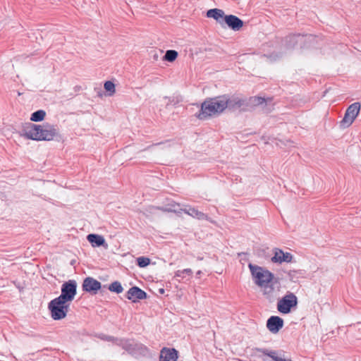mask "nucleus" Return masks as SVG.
<instances>
[{
	"label": "nucleus",
	"instance_id": "1",
	"mask_svg": "<svg viewBox=\"0 0 361 361\" xmlns=\"http://www.w3.org/2000/svg\"><path fill=\"white\" fill-rule=\"evenodd\" d=\"M25 136L34 140H53L59 137V129L51 125L30 124L25 130Z\"/></svg>",
	"mask_w": 361,
	"mask_h": 361
},
{
	"label": "nucleus",
	"instance_id": "2",
	"mask_svg": "<svg viewBox=\"0 0 361 361\" xmlns=\"http://www.w3.org/2000/svg\"><path fill=\"white\" fill-rule=\"evenodd\" d=\"M226 95L207 99L201 104V109L197 116L204 120L217 116L226 109Z\"/></svg>",
	"mask_w": 361,
	"mask_h": 361
},
{
	"label": "nucleus",
	"instance_id": "3",
	"mask_svg": "<svg viewBox=\"0 0 361 361\" xmlns=\"http://www.w3.org/2000/svg\"><path fill=\"white\" fill-rule=\"evenodd\" d=\"M248 267L255 283L260 288L270 283L274 279V274L262 267L250 263Z\"/></svg>",
	"mask_w": 361,
	"mask_h": 361
},
{
	"label": "nucleus",
	"instance_id": "4",
	"mask_svg": "<svg viewBox=\"0 0 361 361\" xmlns=\"http://www.w3.org/2000/svg\"><path fill=\"white\" fill-rule=\"evenodd\" d=\"M69 303L56 298L51 300L48 305V309L51 312V318L54 320H60L67 315Z\"/></svg>",
	"mask_w": 361,
	"mask_h": 361
},
{
	"label": "nucleus",
	"instance_id": "5",
	"mask_svg": "<svg viewBox=\"0 0 361 361\" xmlns=\"http://www.w3.org/2000/svg\"><path fill=\"white\" fill-rule=\"evenodd\" d=\"M117 345L133 355H145L148 353V348L140 343L135 342L133 340L122 338L117 342Z\"/></svg>",
	"mask_w": 361,
	"mask_h": 361
},
{
	"label": "nucleus",
	"instance_id": "6",
	"mask_svg": "<svg viewBox=\"0 0 361 361\" xmlns=\"http://www.w3.org/2000/svg\"><path fill=\"white\" fill-rule=\"evenodd\" d=\"M61 293L58 297L67 303L73 300L77 293V282L75 280H69L61 286Z\"/></svg>",
	"mask_w": 361,
	"mask_h": 361
},
{
	"label": "nucleus",
	"instance_id": "7",
	"mask_svg": "<svg viewBox=\"0 0 361 361\" xmlns=\"http://www.w3.org/2000/svg\"><path fill=\"white\" fill-rule=\"evenodd\" d=\"M360 110V104L358 102H355L350 105L344 115L343 118L340 122V126L342 128L349 127L357 116Z\"/></svg>",
	"mask_w": 361,
	"mask_h": 361
},
{
	"label": "nucleus",
	"instance_id": "8",
	"mask_svg": "<svg viewBox=\"0 0 361 361\" xmlns=\"http://www.w3.org/2000/svg\"><path fill=\"white\" fill-rule=\"evenodd\" d=\"M298 304L297 297L292 293H287L277 304V310L283 314H288L291 308Z\"/></svg>",
	"mask_w": 361,
	"mask_h": 361
},
{
	"label": "nucleus",
	"instance_id": "9",
	"mask_svg": "<svg viewBox=\"0 0 361 361\" xmlns=\"http://www.w3.org/2000/svg\"><path fill=\"white\" fill-rule=\"evenodd\" d=\"M255 354L259 357L262 355L269 357L274 361H292L289 358H285L284 352L282 350H274L267 348H255Z\"/></svg>",
	"mask_w": 361,
	"mask_h": 361
},
{
	"label": "nucleus",
	"instance_id": "10",
	"mask_svg": "<svg viewBox=\"0 0 361 361\" xmlns=\"http://www.w3.org/2000/svg\"><path fill=\"white\" fill-rule=\"evenodd\" d=\"M263 290V294L269 301H274L278 298L280 291V286L276 281H272L265 286L261 287Z\"/></svg>",
	"mask_w": 361,
	"mask_h": 361
},
{
	"label": "nucleus",
	"instance_id": "11",
	"mask_svg": "<svg viewBox=\"0 0 361 361\" xmlns=\"http://www.w3.org/2000/svg\"><path fill=\"white\" fill-rule=\"evenodd\" d=\"M101 283L92 277L85 278L82 283V289L84 291L94 294L97 293V290L101 288Z\"/></svg>",
	"mask_w": 361,
	"mask_h": 361
},
{
	"label": "nucleus",
	"instance_id": "12",
	"mask_svg": "<svg viewBox=\"0 0 361 361\" xmlns=\"http://www.w3.org/2000/svg\"><path fill=\"white\" fill-rule=\"evenodd\" d=\"M243 21L234 15H226L224 17V25H226L234 31L240 30L243 26Z\"/></svg>",
	"mask_w": 361,
	"mask_h": 361
},
{
	"label": "nucleus",
	"instance_id": "13",
	"mask_svg": "<svg viewBox=\"0 0 361 361\" xmlns=\"http://www.w3.org/2000/svg\"><path fill=\"white\" fill-rule=\"evenodd\" d=\"M283 326V320L278 316H271L267 322V329L274 334L278 333Z\"/></svg>",
	"mask_w": 361,
	"mask_h": 361
},
{
	"label": "nucleus",
	"instance_id": "14",
	"mask_svg": "<svg viewBox=\"0 0 361 361\" xmlns=\"http://www.w3.org/2000/svg\"><path fill=\"white\" fill-rule=\"evenodd\" d=\"M146 297L147 293L136 286L130 288L126 294V298L133 302H136L138 300L145 299Z\"/></svg>",
	"mask_w": 361,
	"mask_h": 361
},
{
	"label": "nucleus",
	"instance_id": "15",
	"mask_svg": "<svg viewBox=\"0 0 361 361\" xmlns=\"http://www.w3.org/2000/svg\"><path fill=\"white\" fill-rule=\"evenodd\" d=\"M178 351L174 348H163L160 352L159 361H177Z\"/></svg>",
	"mask_w": 361,
	"mask_h": 361
},
{
	"label": "nucleus",
	"instance_id": "16",
	"mask_svg": "<svg viewBox=\"0 0 361 361\" xmlns=\"http://www.w3.org/2000/svg\"><path fill=\"white\" fill-rule=\"evenodd\" d=\"M292 255L289 252H284L280 249H276L271 261L275 263L290 262L292 260Z\"/></svg>",
	"mask_w": 361,
	"mask_h": 361
},
{
	"label": "nucleus",
	"instance_id": "17",
	"mask_svg": "<svg viewBox=\"0 0 361 361\" xmlns=\"http://www.w3.org/2000/svg\"><path fill=\"white\" fill-rule=\"evenodd\" d=\"M226 15H225L224 11L223 10L219 9V8L209 9L207 12V16L208 18H214L223 27H224V17H226Z\"/></svg>",
	"mask_w": 361,
	"mask_h": 361
},
{
	"label": "nucleus",
	"instance_id": "18",
	"mask_svg": "<svg viewBox=\"0 0 361 361\" xmlns=\"http://www.w3.org/2000/svg\"><path fill=\"white\" fill-rule=\"evenodd\" d=\"M178 207H179V204L173 202L161 208L150 206L147 208V212H148L150 214H157V212L159 210L167 212L177 213L178 212Z\"/></svg>",
	"mask_w": 361,
	"mask_h": 361
},
{
	"label": "nucleus",
	"instance_id": "19",
	"mask_svg": "<svg viewBox=\"0 0 361 361\" xmlns=\"http://www.w3.org/2000/svg\"><path fill=\"white\" fill-rule=\"evenodd\" d=\"M226 100L227 101L226 108L232 110H235L246 106V100L240 99L237 97H228L226 96Z\"/></svg>",
	"mask_w": 361,
	"mask_h": 361
},
{
	"label": "nucleus",
	"instance_id": "20",
	"mask_svg": "<svg viewBox=\"0 0 361 361\" xmlns=\"http://www.w3.org/2000/svg\"><path fill=\"white\" fill-rule=\"evenodd\" d=\"M268 105V101L260 97H252L246 100V106L255 107L261 106L262 109Z\"/></svg>",
	"mask_w": 361,
	"mask_h": 361
},
{
	"label": "nucleus",
	"instance_id": "21",
	"mask_svg": "<svg viewBox=\"0 0 361 361\" xmlns=\"http://www.w3.org/2000/svg\"><path fill=\"white\" fill-rule=\"evenodd\" d=\"M305 41V37L300 35H293L286 38L288 48H294L297 44H302Z\"/></svg>",
	"mask_w": 361,
	"mask_h": 361
},
{
	"label": "nucleus",
	"instance_id": "22",
	"mask_svg": "<svg viewBox=\"0 0 361 361\" xmlns=\"http://www.w3.org/2000/svg\"><path fill=\"white\" fill-rule=\"evenodd\" d=\"M87 239L93 247H99L106 244L104 237L97 234H89Z\"/></svg>",
	"mask_w": 361,
	"mask_h": 361
},
{
	"label": "nucleus",
	"instance_id": "23",
	"mask_svg": "<svg viewBox=\"0 0 361 361\" xmlns=\"http://www.w3.org/2000/svg\"><path fill=\"white\" fill-rule=\"evenodd\" d=\"M192 273V270L189 268L178 270L175 272L174 278H177L178 282L183 281L185 279L188 281Z\"/></svg>",
	"mask_w": 361,
	"mask_h": 361
},
{
	"label": "nucleus",
	"instance_id": "24",
	"mask_svg": "<svg viewBox=\"0 0 361 361\" xmlns=\"http://www.w3.org/2000/svg\"><path fill=\"white\" fill-rule=\"evenodd\" d=\"M185 214L196 218L199 220L207 219V216L202 212L197 210L195 208L189 207L188 209H182Z\"/></svg>",
	"mask_w": 361,
	"mask_h": 361
},
{
	"label": "nucleus",
	"instance_id": "25",
	"mask_svg": "<svg viewBox=\"0 0 361 361\" xmlns=\"http://www.w3.org/2000/svg\"><path fill=\"white\" fill-rule=\"evenodd\" d=\"M46 116L44 110H38L32 114L30 120L35 122L42 121Z\"/></svg>",
	"mask_w": 361,
	"mask_h": 361
},
{
	"label": "nucleus",
	"instance_id": "26",
	"mask_svg": "<svg viewBox=\"0 0 361 361\" xmlns=\"http://www.w3.org/2000/svg\"><path fill=\"white\" fill-rule=\"evenodd\" d=\"M178 56V52L175 50H167L164 56L165 61L173 62Z\"/></svg>",
	"mask_w": 361,
	"mask_h": 361
},
{
	"label": "nucleus",
	"instance_id": "27",
	"mask_svg": "<svg viewBox=\"0 0 361 361\" xmlns=\"http://www.w3.org/2000/svg\"><path fill=\"white\" fill-rule=\"evenodd\" d=\"M109 290L111 292H115L116 293H121L123 292V288L118 281H114L110 284L109 287Z\"/></svg>",
	"mask_w": 361,
	"mask_h": 361
},
{
	"label": "nucleus",
	"instance_id": "28",
	"mask_svg": "<svg viewBox=\"0 0 361 361\" xmlns=\"http://www.w3.org/2000/svg\"><path fill=\"white\" fill-rule=\"evenodd\" d=\"M104 89L106 90V91L109 92V96H111L113 95L114 93H115V85L111 82V81H106L104 83Z\"/></svg>",
	"mask_w": 361,
	"mask_h": 361
},
{
	"label": "nucleus",
	"instance_id": "29",
	"mask_svg": "<svg viewBox=\"0 0 361 361\" xmlns=\"http://www.w3.org/2000/svg\"><path fill=\"white\" fill-rule=\"evenodd\" d=\"M137 265L140 267H145L150 263V259L148 257H140L137 258Z\"/></svg>",
	"mask_w": 361,
	"mask_h": 361
},
{
	"label": "nucleus",
	"instance_id": "30",
	"mask_svg": "<svg viewBox=\"0 0 361 361\" xmlns=\"http://www.w3.org/2000/svg\"><path fill=\"white\" fill-rule=\"evenodd\" d=\"M101 338L104 341H111L117 345V342L121 341L122 338H115L114 336L103 335Z\"/></svg>",
	"mask_w": 361,
	"mask_h": 361
},
{
	"label": "nucleus",
	"instance_id": "31",
	"mask_svg": "<svg viewBox=\"0 0 361 361\" xmlns=\"http://www.w3.org/2000/svg\"><path fill=\"white\" fill-rule=\"evenodd\" d=\"M164 99L165 100H167V101H168V102H166V105H169V102H171V98H169V97H165Z\"/></svg>",
	"mask_w": 361,
	"mask_h": 361
},
{
	"label": "nucleus",
	"instance_id": "32",
	"mask_svg": "<svg viewBox=\"0 0 361 361\" xmlns=\"http://www.w3.org/2000/svg\"><path fill=\"white\" fill-rule=\"evenodd\" d=\"M201 274H202L201 271H197L196 273L197 276H200Z\"/></svg>",
	"mask_w": 361,
	"mask_h": 361
},
{
	"label": "nucleus",
	"instance_id": "33",
	"mask_svg": "<svg viewBox=\"0 0 361 361\" xmlns=\"http://www.w3.org/2000/svg\"><path fill=\"white\" fill-rule=\"evenodd\" d=\"M270 110H271V108H268V109H267V111H270Z\"/></svg>",
	"mask_w": 361,
	"mask_h": 361
}]
</instances>
